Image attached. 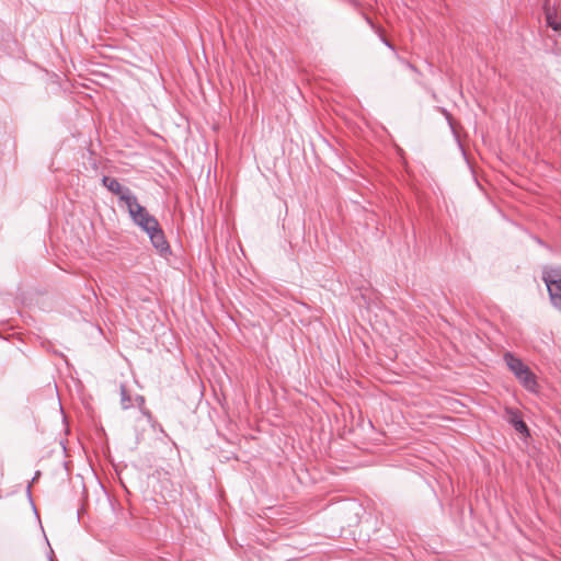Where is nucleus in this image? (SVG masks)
Returning <instances> with one entry per match:
<instances>
[{"instance_id":"1","label":"nucleus","mask_w":561,"mask_h":561,"mask_svg":"<svg viewBox=\"0 0 561 561\" xmlns=\"http://www.w3.org/2000/svg\"><path fill=\"white\" fill-rule=\"evenodd\" d=\"M126 207L133 222L146 233L158 227L159 221L138 203L137 197H129V203Z\"/></svg>"},{"instance_id":"2","label":"nucleus","mask_w":561,"mask_h":561,"mask_svg":"<svg viewBox=\"0 0 561 561\" xmlns=\"http://www.w3.org/2000/svg\"><path fill=\"white\" fill-rule=\"evenodd\" d=\"M552 306L561 312V267L545 270L542 273Z\"/></svg>"},{"instance_id":"3","label":"nucleus","mask_w":561,"mask_h":561,"mask_svg":"<svg viewBox=\"0 0 561 561\" xmlns=\"http://www.w3.org/2000/svg\"><path fill=\"white\" fill-rule=\"evenodd\" d=\"M102 184L113 194L117 195L119 201L127 206L129 197H136L128 187H124L115 178L103 176Z\"/></svg>"},{"instance_id":"4","label":"nucleus","mask_w":561,"mask_h":561,"mask_svg":"<svg viewBox=\"0 0 561 561\" xmlns=\"http://www.w3.org/2000/svg\"><path fill=\"white\" fill-rule=\"evenodd\" d=\"M153 248L162 255H167L170 253V245L165 239L164 232L160 227L153 228L150 232L147 233Z\"/></svg>"},{"instance_id":"5","label":"nucleus","mask_w":561,"mask_h":561,"mask_svg":"<svg viewBox=\"0 0 561 561\" xmlns=\"http://www.w3.org/2000/svg\"><path fill=\"white\" fill-rule=\"evenodd\" d=\"M506 420L516 432L524 436H529V430L523 421L520 412L515 409H506Z\"/></svg>"},{"instance_id":"6","label":"nucleus","mask_w":561,"mask_h":561,"mask_svg":"<svg viewBox=\"0 0 561 561\" xmlns=\"http://www.w3.org/2000/svg\"><path fill=\"white\" fill-rule=\"evenodd\" d=\"M518 381L524 386L525 389L531 392L537 391V380L535 374L530 370L529 367L525 368L523 371L519 373L518 376H516Z\"/></svg>"},{"instance_id":"7","label":"nucleus","mask_w":561,"mask_h":561,"mask_svg":"<svg viewBox=\"0 0 561 561\" xmlns=\"http://www.w3.org/2000/svg\"><path fill=\"white\" fill-rule=\"evenodd\" d=\"M504 360L515 377L518 376L520 371L528 367L522 362L520 358L514 356L510 352L504 354Z\"/></svg>"},{"instance_id":"8","label":"nucleus","mask_w":561,"mask_h":561,"mask_svg":"<svg viewBox=\"0 0 561 561\" xmlns=\"http://www.w3.org/2000/svg\"><path fill=\"white\" fill-rule=\"evenodd\" d=\"M119 389H121V407H122V409L127 410L134 405V401H133L134 399L129 394L125 385H121Z\"/></svg>"},{"instance_id":"9","label":"nucleus","mask_w":561,"mask_h":561,"mask_svg":"<svg viewBox=\"0 0 561 561\" xmlns=\"http://www.w3.org/2000/svg\"><path fill=\"white\" fill-rule=\"evenodd\" d=\"M367 22L371 25L373 28L376 30V32L379 34L380 36V39L382 41V43L388 46L390 49L394 50V47L393 45L381 34V31L379 27H376L374 25V23L371 22V20L369 18H366Z\"/></svg>"},{"instance_id":"10","label":"nucleus","mask_w":561,"mask_h":561,"mask_svg":"<svg viewBox=\"0 0 561 561\" xmlns=\"http://www.w3.org/2000/svg\"><path fill=\"white\" fill-rule=\"evenodd\" d=\"M546 20H547V24L554 31H560L561 30V23L554 21L553 16L551 13H547L546 15Z\"/></svg>"},{"instance_id":"11","label":"nucleus","mask_w":561,"mask_h":561,"mask_svg":"<svg viewBox=\"0 0 561 561\" xmlns=\"http://www.w3.org/2000/svg\"><path fill=\"white\" fill-rule=\"evenodd\" d=\"M133 401L134 404H137L140 409L145 405V398L142 396H136Z\"/></svg>"},{"instance_id":"12","label":"nucleus","mask_w":561,"mask_h":561,"mask_svg":"<svg viewBox=\"0 0 561 561\" xmlns=\"http://www.w3.org/2000/svg\"><path fill=\"white\" fill-rule=\"evenodd\" d=\"M409 67H410L412 70H415V68L413 67V65H410V64H409Z\"/></svg>"}]
</instances>
